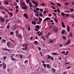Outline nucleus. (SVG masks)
I'll use <instances>...</instances> for the list:
<instances>
[{
  "label": "nucleus",
  "instance_id": "obj_1",
  "mask_svg": "<svg viewBox=\"0 0 74 74\" xmlns=\"http://www.w3.org/2000/svg\"><path fill=\"white\" fill-rule=\"evenodd\" d=\"M53 32L54 33H57V32H58V29L56 28V27L53 28Z\"/></svg>",
  "mask_w": 74,
  "mask_h": 74
},
{
  "label": "nucleus",
  "instance_id": "obj_2",
  "mask_svg": "<svg viewBox=\"0 0 74 74\" xmlns=\"http://www.w3.org/2000/svg\"><path fill=\"white\" fill-rule=\"evenodd\" d=\"M21 7L22 10H27V6H26L22 7L21 5Z\"/></svg>",
  "mask_w": 74,
  "mask_h": 74
},
{
  "label": "nucleus",
  "instance_id": "obj_3",
  "mask_svg": "<svg viewBox=\"0 0 74 74\" xmlns=\"http://www.w3.org/2000/svg\"><path fill=\"white\" fill-rule=\"evenodd\" d=\"M3 68L5 70L6 69V66H7V65L5 64H4V62H3Z\"/></svg>",
  "mask_w": 74,
  "mask_h": 74
},
{
  "label": "nucleus",
  "instance_id": "obj_4",
  "mask_svg": "<svg viewBox=\"0 0 74 74\" xmlns=\"http://www.w3.org/2000/svg\"><path fill=\"white\" fill-rule=\"evenodd\" d=\"M17 37H18L20 38H23V36L21 34H18V35Z\"/></svg>",
  "mask_w": 74,
  "mask_h": 74
},
{
  "label": "nucleus",
  "instance_id": "obj_5",
  "mask_svg": "<svg viewBox=\"0 0 74 74\" xmlns=\"http://www.w3.org/2000/svg\"><path fill=\"white\" fill-rule=\"evenodd\" d=\"M70 44V40H68L65 43V45H69V44Z\"/></svg>",
  "mask_w": 74,
  "mask_h": 74
},
{
  "label": "nucleus",
  "instance_id": "obj_6",
  "mask_svg": "<svg viewBox=\"0 0 74 74\" xmlns=\"http://www.w3.org/2000/svg\"><path fill=\"white\" fill-rule=\"evenodd\" d=\"M20 4L21 5H25V3L23 1H21L20 2Z\"/></svg>",
  "mask_w": 74,
  "mask_h": 74
},
{
  "label": "nucleus",
  "instance_id": "obj_7",
  "mask_svg": "<svg viewBox=\"0 0 74 74\" xmlns=\"http://www.w3.org/2000/svg\"><path fill=\"white\" fill-rule=\"evenodd\" d=\"M24 16H25V17L27 19H28V16H27V14L25 13L24 14Z\"/></svg>",
  "mask_w": 74,
  "mask_h": 74
},
{
  "label": "nucleus",
  "instance_id": "obj_8",
  "mask_svg": "<svg viewBox=\"0 0 74 74\" xmlns=\"http://www.w3.org/2000/svg\"><path fill=\"white\" fill-rule=\"evenodd\" d=\"M51 19V18H50L49 17H47L45 18V19H44L43 21V22H44V21H47V20H50Z\"/></svg>",
  "mask_w": 74,
  "mask_h": 74
},
{
  "label": "nucleus",
  "instance_id": "obj_9",
  "mask_svg": "<svg viewBox=\"0 0 74 74\" xmlns=\"http://www.w3.org/2000/svg\"><path fill=\"white\" fill-rule=\"evenodd\" d=\"M70 27H69V26L67 25V30L68 32H70Z\"/></svg>",
  "mask_w": 74,
  "mask_h": 74
},
{
  "label": "nucleus",
  "instance_id": "obj_10",
  "mask_svg": "<svg viewBox=\"0 0 74 74\" xmlns=\"http://www.w3.org/2000/svg\"><path fill=\"white\" fill-rule=\"evenodd\" d=\"M15 33L16 37H18V31L16 30L15 31Z\"/></svg>",
  "mask_w": 74,
  "mask_h": 74
},
{
  "label": "nucleus",
  "instance_id": "obj_11",
  "mask_svg": "<svg viewBox=\"0 0 74 74\" xmlns=\"http://www.w3.org/2000/svg\"><path fill=\"white\" fill-rule=\"evenodd\" d=\"M62 27H63V28H64L65 27V25H64V23H63V22H62Z\"/></svg>",
  "mask_w": 74,
  "mask_h": 74
},
{
  "label": "nucleus",
  "instance_id": "obj_12",
  "mask_svg": "<svg viewBox=\"0 0 74 74\" xmlns=\"http://www.w3.org/2000/svg\"><path fill=\"white\" fill-rule=\"evenodd\" d=\"M72 33H73V32H70L69 34L70 37H73V34H72Z\"/></svg>",
  "mask_w": 74,
  "mask_h": 74
},
{
  "label": "nucleus",
  "instance_id": "obj_13",
  "mask_svg": "<svg viewBox=\"0 0 74 74\" xmlns=\"http://www.w3.org/2000/svg\"><path fill=\"white\" fill-rule=\"evenodd\" d=\"M0 19L1 22H4V18H1Z\"/></svg>",
  "mask_w": 74,
  "mask_h": 74
},
{
  "label": "nucleus",
  "instance_id": "obj_14",
  "mask_svg": "<svg viewBox=\"0 0 74 74\" xmlns=\"http://www.w3.org/2000/svg\"><path fill=\"white\" fill-rule=\"evenodd\" d=\"M10 58L11 59H12V60H15V59L13 58V56H12V55L10 56Z\"/></svg>",
  "mask_w": 74,
  "mask_h": 74
},
{
  "label": "nucleus",
  "instance_id": "obj_15",
  "mask_svg": "<svg viewBox=\"0 0 74 74\" xmlns=\"http://www.w3.org/2000/svg\"><path fill=\"white\" fill-rule=\"evenodd\" d=\"M32 24H34V25H36V23H37L35 22L34 21H33L32 22Z\"/></svg>",
  "mask_w": 74,
  "mask_h": 74
},
{
  "label": "nucleus",
  "instance_id": "obj_16",
  "mask_svg": "<svg viewBox=\"0 0 74 74\" xmlns=\"http://www.w3.org/2000/svg\"><path fill=\"white\" fill-rule=\"evenodd\" d=\"M8 13L11 16H13V14H12V13H10L9 12H8Z\"/></svg>",
  "mask_w": 74,
  "mask_h": 74
},
{
  "label": "nucleus",
  "instance_id": "obj_17",
  "mask_svg": "<svg viewBox=\"0 0 74 74\" xmlns=\"http://www.w3.org/2000/svg\"><path fill=\"white\" fill-rule=\"evenodd\" d=\"M39 21H40V22H41L42 20V19L41 18H40V16H39Z\"/></svg>",
  "mask_w": 74,
  "mask_h": 74
},
{
  "label": "nucleus",
  "instance_id": "obj_18",
  "mask_svg": "<svg viewBox=\"0 0 74 74\" xmlns=\"http://www.w3.org/2000/svg\"><path fill=\"white\" fill-rule=\"evenodd\" d=\"M9 27H10V23H8V25L7 26V29H9Z\"/></svg>",
  "mask_w": 74,
  "mask_h": 74
},
{
  "label": "nucleus",
  "instance_id": "obj_19",
  "mask_svg": "<svg viewBox=\"0 0 74 74\" xmlns=\"http://www.w3.org/2000/svg\"><path fill=\"white\" fill-rule=\"evenodd\" d=\"M61 15H62V16H64V15H65V14L63 12L61 13Z\"/></svg>",
  "mask_w": 74,
  "mask_h": 74
},
{
  "label": "nucleus",
  "instance_id": "obj_20",
  "mask_svg": "<svg viewBox=\"0 0 74 74\" xmlns=\"http://www.w3.org/2000/svg\"><path fill=\"white\" fill-rule=\"evenodd\" d=\"M29 5L30 7H32V5L31 3V2L29 3Z\"/></svg>",
  "mask_w": 74,
  "mask_h": 74
},
{
  "label": "nucleus",
  "instance_id": "obj_21",
  "mask_svg": "<svg viewBox=\"0 0 74 74\" xmlns=\"http://www.w3.org/2000/svg\"><path fill=\"white\" fill-rule=\"evenodd\" d=\"M36 29H39L40 28V26L39 25H37L36 26Z\"/></svg>",
  "mask_w": 74,
  "mask_h": 74
},
{
  "label": "nucleus",
  "instance_id": "obj_22",
  "mask_svg": "<svg viewBox=\"0 0 74 74\" xmlns=\"http://www.w3.org/2000/svg\"><path fill=\"white\" fill-rule=\"evenodd\" d=\"M45 5H45V3H42L40 5H41V6H45Z\"/></svg>",
  "mask_w": 74,
  "mask_h": 74
},
{
  "label": "nucleus",
  "instance_id": "obj_23",
  "mask_svg": "<svg viewBox=\"0 0 74 74\" xmlns=\"http://www.w3.org/2000/svg\"><path fill=\"white\" fill-rule=\"evenodd\" d=\"M64 40H66V36H62Z\"/></svg>",
  "mask_w": 74,
  "mask_h": 74
},
{
  "label": "nucleus",
  "instance_id": "obj_24",
  "mask_svg": "<svg viewBox=\"0 0 74 74\" xmlns=\"http://www.w3.org/2000/svg\"><path fill=\"white\" fill-rule=\"evenodd\" d=\"M7 45L9 47H10V44L9 43H7Z\"/></svg>",
  "mask_w": 74,
  "mask_h": 74
},
{
  "label": "nucleus",
  "instance_id": "obj_25",
  "mask_svg": "<svg viewBox=\"0 0 74 74\" xmlns=\"http://www.w3.org/2000/svg\"><path fill=\"white\" fill-rule=\"evenodd\" d=\"M0 9H4V7L2 6H0Z\"/></svg>",
  "mask_w": 74,
  "mask_h": 74
},
{
  "label": "nucleus",
  "instance_id": "obj_26",
  "mask_svg": "<svg viewBox=\"0 0 74 74\" xmlns=\"http://www.w3.org/2000/svg\"><path fill=\"white\" fill-rule=\"evenodd\" d=\"M51 58V56H49L47 58L48 60V59H50V58Z\"/></svg>",
  "mask_w": 74,
  "mask_h": 74
},
{
  "label": "nucleus",
  "instance_id": "obj_27",
  "mask_svg": "<svg viewBox=\"0 0 74 74\" xmlns=\"http://www.w3.org/2000/svg\"><path fill=\"white\" fill-rule=\"evenodd\" d=\"M47 68H48V69H49V64H47Z\"/></svg>",
  "mask_w": 74,
  "mask_h": 74
},
{
  "label": "nucleus",
  "instance_id": "obj_28",
  "mask_svg": "<svg viewBox=\"0 0 74 74\" xmlns=\"http://www.w3.org/2000/svg\"><path fill=\"white\" fill-rule=\"evenodd\" d=\"M38 5L37 4H36L35 5V8H36V7H38Z\"/></svg>",
  "mask_w": 74,
  "mask_h": 74
},
{
  "label": "nucleus",
  "instance_id": "obj_29",
  "mask_svg": "<svg viewBox=\"0 0 74 74\" xmlns=\"http://www.w3.org/2000/svg\"><path fill=\"white\" fill-rule=\"evenodd\" d=\"M18 11H19V10H18V9H16L15 11L16 14H17V13H18Z\"/></svg>",
  "mask_w": 74,
  "mask_h": 74
},
{
  "label": "nucleus",
  "instance_id": "obj_30",
  "mask_svg": "<svg viewBox=\"0 0 74 74\" xmlns=\"http://www.w3.org/2000/svg\"><path fill=\"white\" fill-rule=\"evenodd\" d=\"M57 5H58L59 6V7H60V6H61V4H60L59 3H57Z\"/></svg>",
  "mask_w": 74,
  "mask_h": 74
},
{
  "label": "nucleus",
  "instance_id": "obj_31",
  "mask_svg": "<svg viewBox=\"0 0 74 74\" xmlns=\"http://www.w3.org/2000/svg\"><path fill=\"white\" fill-rule=\"evenodd\" d=\"M53 72L54 73H55V69L54 68H53Z\"/></svg>",
  "mask_w": 74,
  "mask_h": 74
},
{
  "label": "nucleus",
  "instance_id": "obj_32",
  "mask_svg": "<svg viewBox=\"0 0 74 74\" xmlns=\"http://www.w3.org/2000/svg\"><path fill=\"white\" fill-rule=\"evenodd\" d=\"M53 55H58V54L56 53H52Z\"/></svg>",
  "mask_w": 74,
  "mask_h": 74
},
{
  "label": "nucleus",
  "instance_id": "obj_33",
  "mask_svg": "<svg viewBox=\"0 0 74 74\" xmlns=\"http://www.w3.org/2000/svg\"><path fill=\"white\" fill-rule=\"evenodd\" d=\"M50 3H51L53 5H55V4H54V3H53L51 2H50Z\"/></svg>",
  "mask_w": 74,
  "mask_h": 74
},
{
  "label": "nucleus",
  "instance_id": "obj_34",
  "mask_svg": "<svg viewBox=\"0 0 74 74\" xmlns=\"http://www.w3.org/2000/svg\"><path fill=\"white\" fill-rule=\"evenodd\" d=\"M49 42L50 43H53V41L52 40H51Z\"/></svg>",
  "mask_w": 74,
  "mask_h": 74
},
{
  "label": "nucleus",
  "instance_id": "obj_35",
  "mask_svg": "<svg viewBox=\"0 0 74 74\" xmlns=\"http://www.w3.org/2000/svg\"><path fill=\"white\" fill-rule=\"evenodd\" d=\"M39 15L40 16H41V17H42V15L41 14V13H40L39 14Z\"/></svg>",
  "mask_w": 74,
  "mask_h": 74
},
{
  "label": "nucleus",
  "instance_id": "obj_36",
  "mask_svg": "<svg viewBox=\"0 0 74 74\" xmlns=\"http://www.w3.org/2000/svg\"><path fill=\"white\" fill-rule=\"evenodd\" d=\"M34 44H38V42H37V41H35L34 42Z\"/></svg>",
  "mask_w": 74,
  "mask_h": 74
},
{
  "label": "nucleus",
  "instance_id": "obj_37",
  "mask_svg": "<svg viewBox=\"0 0 74 74\" xmlns=\"http://www.w3.org/2000/svg\"><path fill=\"white\" fill-rule=\"evenodd\" d=\"M10 34L11 35H13V34H14V33L12 32H10Z\"/></svg>",
  "mask_w": 74,
  "mask_h": 74
},
{
  "label": "nucleus",
  "instance_id": "obj_38",
  "mask_svg": "<svg viewBox=\"0 0 74 74\" xmlns=\"http://www.w3.org/2000/svg\"><path fill=\"white\" fill-rule=\"evenodd\" d=\"M34 12H35V13H38V12L37 11H36V10H34Z\"/></svg>",
  "mask_w": 74,
  "mask_h": 74
},
{
  "label": "nucleus",
  "instance_id": "obj_39",
  "mask_svg": "<svg viewBox=\"0 0 74 74\" xmlns=\"http://www.w3.org/2000/svg\"><path fill=\"white\" fill-rule=\"evenodd\" d=\"M36 10L38 11H39V8H36Z\"/></svg>",
  "mask_w": 74,
  "mask_h": 74
},
{
  "label": "nucleus",
  "instance_id": "obj_40",
  "mask_svg": "<svg viewBox=\"0 0 74 74\" xmlns=\"http://www.w3.org/2000/svg\"><path fill=\"white\" fill-rule=\"evenodd\" d=\"M52 27H53V26L52 25H50V26L49 27V29H52Z\"/></svg>",
  "mask_w": 74,
  "mask_h": 74
},
{
  "label": "nucleus",
  "instance_id": "obj_41",
  "mask_svg": "<svg viewBox=\"0 0 74 74\" xmlns=\"http://www.w3.org/2000/svg\"><path fill=\"white\" fill-rule=\"evenodd\" d=\"M43 65H44V67L45 68H46V64H43Z\"/></svg>",
  "mask_w": 74,
  "mask_h": 74
},
{
  "label": "nucleus",
  "instance_id": "obj_42",
  "mask_svg": "<svg viewBox=\"0 0 74 74\" xmlns=\"http://www.w3.org/2000/svg\"><path fill=\"white\" fill-rule=\"evenodd\" d=\"M51 8L53 9H56V8H55V7H54L53 6H52Z\"/></svg>",
  "mask_w": 74,
  "mask_h": 74
},
{
  "label": "nucleus",
  "instance_id": "obj_43",
  "mask_svg": "<svg viewBox=\"0 0 74 74\" xmlns=\"http://www.w3.org/2000/svg\"><path fill=\"white\" fill-rule=\"evenodd\" d=\"M39 10L41 11V12H43V9H39Z\"/></svg>",
  "mask_w": 74,
  "mask_h": 74
},
{
  "label": "nucleus",
  "instance_id": "obj_44",
  "mask_svg": "<svg viewBox=\"0 0 74 74\" xmlns=\"http://www.w3.org/2000/svg\"><path fill=\"white\" fill-rule=\"evenodd\" d=\"M18 23H21V21L20 20H18Z\"/></svg>",
  "mask_w": 74,
  "mask_h": 74
},
{
  "label": "nucleus",
  "instance_id": "obj_45",
  "mask_svg": "<svg viewBox=\"0 0 74 74\" xmlns=\"http://www.w3.org/2000/svg\"><path fill=\"white\" fill-rule=\"evenodd\" d=\"M70 10H71V11H70H70H74V9L71 8L70 9Z\"/></svg>",
  "mask_w": 74,
  "mask_h": 74
},
{
  "label": "nucleus",
  "instance_id": "obj_46",
  "mask_svg": "<svg viewBox=\"0 0 74 74\" xmlns=\"http://www.w3.org/2000/svg\"><path fill=\"white\" fill-rule=\"evenodd\" d=\"M48 37H49V36L47 35H46L45 37L46 38L48 39Z\"/></svg>",
  "mask_w": 74,
  "mask_h": 74
},
{
  "label": "nucleus",
  "instance_id": "obj_47",
  "mask_svg": "<svg viewBox=\"0 0 74 74\" xmlns=\"http://www.w3.org/2000/svg\"><path fill=\"white\" fill-rule=\"evenodd\" d=\"M6 58H7L6 56H4L3 57V60H5V59H6Z\"/></svg>",
  "mask_w": 74,
  "mask_h": 74
},
{
  "label": "nucleus",
  "instance_id": "obj_48",
  "mask_svg": "<svg viewBox=\"0 0 74 74\" xmlns=\"http://www.w3.org/2000/svg\"><path fill=\"white\" fill-rule=\"evenodd\" d=\"M28 31H30V27H29L28 28Z\"/></svg>",
  "mask_w": 74,
  "mask_h": 74
},
{
  "label": "nucleus",
  "instance_id": "obj_49",
  "mask_svg": "<svg viewBox=\"0 0 74 74\" xmlns=\"http://www.w3.org/2000/svg\"><path fill=\"white\" fill-rule=\"evenodd\" d=\"M54 20L55 21L56 23H57V22H58V20H57V19L56 18H55L54 19Z\"/></svg>",
  "mask_w": 74,
  "mask_h": 74
},
{
  "label": "nucleus",
  "instance_id": "obj_50",
  "mask_svg": "<svg viewBox=\"0 0 74 74\" xmlns=\"http://www.w3.org/2000/svg\"><path fill=\"white\" fill-rule=\"evenodd\" d=\"M32 40H33V37H30V40L32 41Z\"/></svg>",
  "mask_w": 74,
  "mask_h": 74
},
{
  "label": "nucleus",
  "instance_id": "obj_51",
  "mask_svg": "<svg viewBox=\"0 0 74 74\" xmlns=\"http://www.w3.org/2000/svg\"><path fill=\"white\" fill-rule=\"evenodd\" d=\"M70 12V11H64V12Z\"/></svg>",
  "mask_w": 74,
  "mask_h": 74
},
{
  "label": "nucleus",
  "instance_id": "obj_52",
  "mask_svg": "<svg viewBox=\"0 0 74 74\" xmlns=\"http://www.w3.org/2000/svg\"><path fill=\"white\" fill-rule=\"evenodd\" d=\"M41 34H42V32H41L38 34V35H39V36H41Z\"/></svg>",
  "mask_w": 74,
  "mask_h": 74
},
{
  "label": "nucleus",
  "instance_id": "obj_53",
  "mask_svg": "<svg viewBox=\"0 0 74 74\" xmlns=\"http://www.w3.org/2000/svg\"><path fill=\"white\" fill-rule=\"evenodd\" d=\"M57 11L58 12V13H60V10L59 9H57Z\"/></svg>",
  "mask_w": 74,
  "mask_h": 74
},
{
  "label": "nucleus",
  "instance_id": "obj_54",
  "mask_svg": "<svg viewBox=\"0 0 74 74\" xmlns=\"http://www.w3.org/2000/svg\"><path fill=\"white\" fill-rule=\"evenodd\" d=\"M21 58H23V56L22 55H20Z\"/></svg>",
  "mask_w": 74,
  "mask_h": 74
},
{
  "label": "nucleus",
  "instance_id": "obj_55",
  "mask_svg": "<svg viewBox=\"0 0 74 74\" xmlns=\"http://www.w3.org/2000/svg\"><path fill=\"white\" fill-rule=\"evenodd\" d=\"M64 31H62V34H64Z\"/></svg>",
  "mask_w": 74,
  "mask_h": 74
},
{
  "label": "nucleus",
  "instance_id": "obj_56",
  "mask_svg": "<svg viewBox=\"0 0 74 74\" xmlns=\"http://www.w3.org/2000/svg\"><path fill=\"white\" fill-rule=\"evenodd\" d=\"M38 48L39 51H41V47H38Z\"/></svg>",
  "mask_w": 74,
  "mask_h": 74
},
{
  "label": "nucleus",
  "instance_id": "obj_57",
  "mask_svg": "<svg viewBox=\"0 0 74 74\" xmlns=\"http://www.w3.org/2000/svg\"><path fill=\"white\" fill-rule=\"evenodd\" d=\"M65 5H69V4H68V3H65Z\"/></svg>",
  "mask_w": 74,
  "mask_h": 74
},
{
  "label": "nucleus",
  "instance_id": "obj_58",
  "mask_svg": "<svg viewBox=\"0 0 74 74\" xmlns=\"http://www.w3.org/2000/svg\"><path fill=\"white\" fill-rule=\"evenodd\" d=\"M19 7V6H16V9H18V8Z\"/></svg>",
  "mask_w": 74,
  "mask_h": 74
},
{
  "label": "nucleus",
  "instance_id": "obj_59",
  "mask_svg": "<svg viewBox=\"0 0 74 74\" xmlns=\"http://www.w3.org/2000/svg\"><path fill=\"white\" fill-rule=\"evenodd\" d=\"M35 30L37 32H38V29H37V28H35Z\"/></svg>",
  "mask_w": 74,
  "mask_h": 74
},
{
  "label": "nucleus",
  "instance_id": "obj_60",
  "mask_svg": "<svg viewBox=\"0 0 74 74\" xmlns=\"http://www.w3.org/2000/svg\"><path fill=\"white\" fill-rule=\"evenodd\" d=\"M42 39H43V40H45V38H44V37L42 36Z\"/></svg>",
  "mask_w": 74,
  "mask_h": 74
},
{
  "label": "nucleus",
  "instance_id": "obj_61",
  "mask_svg": "<svg viewBox=\"0 0 74 74\" xmlns=\"http://www.w3.org/2000/svg\"><path fill=\"white\" fill-rule=\"evenodd\" d=\"M26 1L27 3H29V0H26Z\"/></svg>",
  "mask_w": 74,
  "mask_h": 74
},
{
  "label": "nucleus",
  "instance_id": "obj_62",
  "mask_svg": "<svg viewBox=\"0 0 74 74\" xmlns=\"http://www.w3.org/2000/svg\"><path fill=\"white\" fill-rule=\"evenodd\" d=\"M43 14H46V11L44 10L43 12Z\"/></svg>",
  "mask_w": 74,
  "mask_h": 74
},
{
  "label": "nucleus",
  "instance_id": "obj_63",
  "mask_svg": "<svg viewBox=\"0 0 74 74\" xmlns=\"http://www.w3.org/2000/svg\"><path fill=\"white\" fill-rule=\"evenodd\" d=\"M39 14V13H38L36 14V16H38V14Z\"/></svg>",
  "mask_w": 74,
  "mask_h": 74
},
{
  "label": "nucleus",
  "instance_id": "obj_64",
  "mask_svg": "<svg viewBox=\"0 0 74 74\" xmlns=\"http://www.w3.org/2000/svg\"><path fill=\"white\" fill-rule=\"evenodd\" d=\"M51 60H53V58L52 57H51Z\"/></svg>",
  "mask_w": 74,
  "mask_h": 74
}]
</instances>
